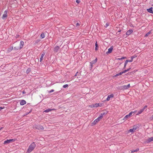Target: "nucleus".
<instances>
[{"instance_id": "55", "label": "nucleus", "mask_w": 153, "mask_h": 153, "mask_svg": "<svg viewBox=\"0 0 153 153\" xmlns=\"http://www.w3.org/2000/svg\"><path fill=\"white\" fill-rule=\"evenodd\" d=\"M126 65H124V68H123L124 69H125V68L126 67Z\"/></svg>"}, {"instance_id": "47", "label": "nucleus", "mask_w": 153, "mask_h": 153, "mask_svg": "<svg viewBox=\"0 0 153 153\" xmlns=\"http://www.w3.org/2000/svg\"><path fill=\"white\" fill-rule=\"evenodd\" d=\"M19 36V35H16V38H18Z\"/></svg>"}, {"instance_id": "50", "label": "nucleus", "mask_w": 153, "mask_h": 153, "mask_svg": "<svg viewBox=\"0 0 153 153\" xmlns=\"http://www.w3.org/2000/svg\"><path fill=\"white\" fill-rule=\"evenodd\" d=\"M93 64H90V68H92V66H93Z\"/></svg>"}, {"instance_id": "51", "label": "nucleus", "mask_w": 153, "mask_h": 153, "mask_svg": "<svg viewBox=\"0 0 153 153\" xmlns=\"http://www.w3.org/2000/svg\"><path fill=\"white\" fill-rule=\"evenodd\" d=\"M78 73V72H77L76 73V74H75V75H74V76H76L77 74Z\"/></svg>"}, {"instance_id": "12", "label": "nucleus", "mask_w": 153, "mask_h": 153, "mask_svg": "<svg viewBox=\"0 0 153 153\" xmlns=\"http://www.w3.org/2000/svg\"><path fill=\"white\" fill-rule=\"evenodd\" d=\"M26 101L24 100H22L20 102V104L21 105H22L26 104Z\"/></svg>"}, {"instance_id": "8", "label": "nucleus", "mask_w": 153, "mask_h": 153, "mask_svg": "<svg viewBox=\"0 0 153 153\" xmlns=\"http://www.w3.org/2000/svg\"><path fill=\"white\" fill-rule=\"evenodd\" d=\"M114 97V94H111V95H109L108 96L107 98L106 99V100L108 101L110 100L111 98H112Z\"/></svg>"}, {"instance_id": "29", "label": "nucleus", "mask_w": 153, "mask_h": 153, "mask_svg": "<svg viewBox=\"0 0 153 153\" xmlns=\"http://www.w3.org/2000/svg\"><path fill=\"white\" fill-rule=\"evenodd\" d=\"M129 131L131 132H133L135 131L134 130V128H132L130 129L129 130Z\"/></svg>"}, {"instance_id": "32", "label": "nucleus", "mask_w": 153, "mask_h": 153, "mask_svg": "<svg viewBox=\"0 0 153 153\" xmlns=\"http://www.w3.org/2000/svg\"><path fill=\"white\" fill-rule=\"evenodd\" d=\"M68 86V84H65L63 85V88H65L67 87Z\"/></svg>"}, {"instance_id": "21", "label": "nucleus", "mask_w": 153, "mask_h": 153, "mask_svg": "<svg viewBox=\"0 0 153 153\" xmlns=\"http://www.w3.org/2000/svg\"><path fill=\"white\" fill-rule=\"evenodd\" d=\"M139 150V148H137V149H136L135 150H133L131 151V152L133 153L134 152H137Z\"/></svg>"}, {"instance_id": "6", "label": "nucleus", "mask_w": 153, "mask_h": 153, "mask_svg": "<svg viewBox=\"0 0 153 153\" xmlns=\"http://www.w3.org/2000/svg\"><path fill=\"white\" fill-rule=\"evenodd\" d=\"M36 129H37L38 130H43L44 129L43 126L41 125H37L36 126Z\"/></svg>"}, {"instance_id": "26", "label": "nucleus", "mask_w": 153, "mask_h": 153, "mask_svg": "<svg viewBox=\"0 0 153 153\" xmlns=\"http://www.w3.org/2000/svg\"><path fill=\"white\" fill-rule=\"evenodd\" d=\"M31 69L30 68H28L27 69L26 71V73L27 74H28L30 71Z\"/></svg>"}, {"instance_id": "42", "label": "nucleus", "mask_w": 153, "mask_h": 153, "mask_svg": "<svg viewBox=\"0 0 153 153\" xmlns=\"http://www.w3.org/2000/svg\"><path fill=\"white\" fill-rule=\"evenodd\" d=\"M79 25H80V24L79 22H77L76 24V26H79Z\"/></svg>"}, {"instance_id": "52", "label": "nucleus", "mask_w": 153, "mask_h": 153, "mask_svg": "<svg viewBox=\"0 0 153 153\" xmlns=\"http://www.w3.org/2000/svg\"><path fill=\"white\" fill-rule=\"evenodd\" d=\"M54 91V90L53 89H52L51 90V91L49 92L51 93V92H53Z\"/></svg>"}, {"instance_id": "1", "label": "nucleus", "mask_w": 153, "mask_h": 153, "mask_svg": "<svg viewBox=\"0 0 153 153\" xmlns=\"http://www.w3.org/2000/svg\"><path fill=\"white\" fill-rule=\"evenodd\" d=\"M36 146V145L34 142L32 143L29 146L27 152L30 153L31 152Z\"/></svg>"}, {"instance_id": "53", "label": "nucleus", "mask_w": 153, "mask_h": 153, "mask_svg": "<svg viewBox=\"0 0 153 153\" xmlns=\"http://www.w3.org/2000/svg\"><path fill=\"white\" fill-rule=\"evenodd\" d=\"M25 93H26V92H25V91H23V92H22V93H23V94H25Z\"/></svg>"}, {"instance_id": "25", "label": "nucleus", "mask_w": 153, "mask_h": 153, "mask_svg": "<svg viewBox=\"0 0 153 153\" xmlns=\"http://www.w3.org/2000/svg\"><path fill=\"white\" fill-rule=\"evenodd\" d=\"M40 36L41 38V39H43L45 37L44 34L43 33H42L40 35Z\"/></svg>"}, {"instance_id": "13", "label": "nucleus", "mask_w": 153, "mask_h": 153, "mask_svg": "<svg viewBox=\"0 0 153 153\" xmlns=\"http://www.w3.org/2000/svg\"><path fill=\"white\" fill-rule=\"evenodd\" d=\"M152 141H153V137L149 138L146 141V143H148Z\"/></svg>"}, {"instance_id": "49", "label": "nucleus", "mask_w": 153, "mask_h": 153, "mask_svg": "<svg viewBox=\"0 0 153 153\" xmlns=\"http://www.w3.org/2000/svg\"><path fill=\"white\" fill-rule=\"evenodd\" d=\"M13 49V47H11L10 48L9 51H11Z\"/></svg>"}, {"instance_id": "15", "label": "nucleus", "mask_w": 153, "mask_h": 153, "mask_svg": "<svg viewBox=\"0 0 153 153\" xmlns=\"http://www.w3.org/2000/svg\"><path fill=\"white\" fill-rule=\"evenodd\" d=\"M139 128V126L138 125H136L134 126H133V128H134V130L135 131V130L137 129H138Z\"/></svg>"}, {"instance_id": "10", "label": "nucleus", "mask_w": 153, "mask_h": 153, "mask_svg": "<svg viewBox=\"0 0 153 153\" xmlns=\"http://www.w3.org/2000/svg\"><path fill=\"white\" fill-rule=\"evenodd\" d=\"M45 54V53L43 52L42 54L40 59V62H42L43 60V57Z\"/></svg>"}, {"instance_id": "39", "label": "nucleus", "mask_w": 153, "mask_h": 153, "mask_svg": "<svg viewBox=\"0 0 153 153\" xmlns=\"http://www.w3.org/2000/svg\"><path fill=\"white\" fill-rule=\"evenodd\" d=\"M128 61H128V60H126L125 62V64L124 65H126L128 62Z\"/></svg>"}, {"instance_id": "18", "label": "nucleus", "mask_w": 153, "mask_h": 153, "mask_svg": "<svg viewBox=\"0 0 153 153\" xmlns=\"http://www.w3.org/2000/svg\"><path fill=\"white\" fill-rule=\"evenodd\" d=\"M54 110V109H51L50 108H48L44 111V112L46 113H47Z\"/></svg>"}, {"instance_id": "46", "label": "nucleus", "mask_w": 153, "mask_h": 153, "mask_svg": "<svg viewBox=\"0 0 153 153\" xmlns=\"http://www.w3.org/2000/svg\"><path fill=\"white\" fill-rule=\"evenodd\" d=\"M131 68H129L127 70H126L127 72L129 71L131 69Z\"/></svg>"}, {"instance_id": "37", "label": "nucleus", "mask_w": 153, "mask_h": 153, "mask_svg": "<svg viewBox=\"0 0 153 153\" xmlns=\"http://www.w3.org/2000/svg\"><path fill=\"white\" fill-rule=\"evenodd\" d=\"M109 26V23H106L105 24V27H108Z\"/></svg>"}, {"instance_id": "40", "label": "nucleus", "mask_w": 153, "mask_h": 153, "mask_svg": "<svg viewBox=\"0 0 153 153\" xmlns=\"http://www.w3.org/2000/svg\"><path fill=\"white\" fill-rule=\"evenodd\" d=\"M147 107V105H145L144 107L142 108V109H143V111H144V110H145V108H146Z\"/></svg>"}, {"instance_id": "41", "label": "nucleus", "mask_w": 153, "mask_h": 153, "mask_svg": "<svg viewBox=\"0 0 153 153\" xmlns=\"http://www.w3.org/2000/svg\"><path fill=\"white\" fill-rule=\"evenodd\" d=\"M127 87L128 88V89L130 87V84H129L127 85Z\"/></svg>"}, {"instance_id": "36", "label": "nucleus", "mask_w": 153, "mask_h": 153, "mask_svg": "<svg viewBox=\"0 0 153 153\" xmlns=\"http://www.w3.org/2000/svg\"><path fill=\"white\" fill-rule=\"evenodd\" d=\"M127 72L126 70L123 71L121 72L122 74H123L124 73L126 72Z\"/></svg>"}, {"instance_id": "31", "label": "nucleus", "mask_w": 153, "mask_h": 153, "mask_svg": "<svg viewBox=\"0 0 153 153\" xmlns=\"http://www.w3.org/2000/svg\"><path fill=\"white\" fill-rule=\"evenodd\" d=\"M94 107H97L99 106V103H95L94 104Z\"/></svg>"}, {"instance_id": "14", "label": "nucleus", "mask_w": 153, "mask_h": 153, "mask_svg": "<svg viewBox=\"0 0 153 153\" xmlns=\"http://www.w3.org/2000/svg\"><path fill=\"white\" fill-rule=\"evenodd\" d=\"M153 8L152 7H150L149 9H147V11L150 13H153Z\"/></svg>"}, {"instance_id": "58", "label": "nucleus", "mask_w": 153, "mask_h": 153, "mask_svg": "<svg viewBox=\"0 0 153 153\" xmlns=\"http://www.w3.org/2000/svg\"><path fill=\"white\" fill-rule=\"evenodd\" d=\"M136 72V71H134V72Z\"/></svg>"}, {"instance_id": "19", "label": "nucleus", "mask_w": 153, "mask_h": 153, "mask_svg": "<svg viewBox=\"0 0 153 153\" xmlns=\"http://www.w3.org/2000/svg\"><path fill=\"white\" fill-rule=\"evenodd\" d=\"M144 111L142 109L138 111V113L136 114L137 115H138L141 114Z\"/></svg>"}, {"instance_id": "44", "label": "nucleus", "mask_w": 153, "mask_h": 153, "mask_svg": "<svg viewBox=\"0 0 153 153\" xmlns=\"http://www.w3.org/2000/svg\"><path fill=\"white\" fill-rule=\"evenodd\" d=\"M128 60V61H128V62H132V60L131 59V60L127 59V60Z\"/></svg>"}, {"instance_id": "4", "label": "nucleus", "mask_w": 153, "mask_h": 153, "mask_svg": "<svg viewBox=\"0 0 153 153\" xmlns=\"http://www.w3.org/2000/svg\"><path fill=\"white\" fill-rule=\"evenodd\" d=\"M100 120L98 117L97 119L95 120L92 123V126H93L97 123Z\"/></svg>"}, {"instance_id": "33", "label": "nucleus", "mask_w": 153, "mask_h": 153, "mask_svg": "<svg viewBox=\"0 0 153 153\" xmlns=\"http://www.w3.org/2000/svg\"><path fill=\"white\" fill-rule=\"evenodd\" d=\"M94 104H91V105H89V107H91V108H93V107H94Z\"/></svg>"}, {"instance_id": "48", "label": "nucleus", "mask_w": 153, "mask_h": 153, "mask_svg": "<svg viewBox=\"0 0 153 153\" xmlns=\"http://www.w3.org/2000/svg\"><path fill=\"white\" fill-rule=\"evenodd\" d=\"M99 106L100 107H101L102 106V103H99Z\"/></svg>"}, {"instance_id": "17", "label": "nucleus", "mask_w": 153, "mask_h": 153, "mask_svg": "<svg viewBox=\"0 0 153 153\" xmlns=\"http://www.w3.org/2000/svg\"><path fill=\"white\" fill-rule=\"evenodd\" d=\"M97 58H96L95 60L90 62V64H94L95 63L97 62Z\"/></svg>"}, {"instance_id": "43", "label": "nucleus", "mask_w": 153, "mask_h": 153, "mask_svg": "<svg viewBox=\"0 0 153 153\" xmlns=\"http://www.w3.org/2000/svg\"><path fill=\"white\" fill-rule=\"evenodd\" d=\"M7 10H5L4 12V14H7Z\"/></svg>"}, {"instance_id": "3", "label": "nucleus", "mask_w": 153, "mask_h": 153, "mask_svg": "<svg viewBox=\"0 0 153 153\" xmlns=\"http://www.w3.org/2000/svg\"><path fill=\"white\" fill-rule=\"evenodd\" d=\"M15 140V139L7 140L4 141V144H8L10 143L11 142H14Z\"/></svg>"}, {"instance_id": "30", "label": "nucleus", "mask_w": 153, "mask_h": 153, "mask_svg": "<svg viewBox=\"0 0 153 153\" xmlns=\"http://www.w3.org/2000/svg\"><path fill=\"white\" fill-rule=\"evenodd\" d=\"M122 87L123 88V90L128 89V88L127 87L126 85H124L122 86Z\"/></svg>"}, {"instance_id": "7", "label": "nucleus", "mask_w": 153, "mask_h": 153, "mask_svg": "<svg viewBox=\"0 0 153 153\" xmlns=\"http://www.w3.org/2000/svg\"><path fill=\"white\" fill-rule=\"evenodd\" d=\"M59 49V46H56L54 47L53 49V51L55 53H57Z\"/></svg>"}, {"instance_id": "20", "label": "nucleus", "mask_w": 153, "mask_h": 153, "mask_svg": "<svg viewBox=\"0 0 153 153\" xmlns=\"http://www.w3.org/2000/svg\"><path fill=\"white\" fill-rule=\"evenodd\" d=\"M24 45V42L23 41H21L20 42V45L19 46L20 47H22V48L23 47V46Z\"/></svg>"}, {"instance_id": "2", "label": "nucleus", "mask_w": 153, "mask_h": 153, "mask_svg": "<svg viewBox=\"0 0 153 153\" xmlns=\"http://www.w3.org/2000/svg\"><path fill=\"white\" fill-rule=\"evenodd\" d=\"M135 111H131L130 112L129 114L128 115H126L123 118V120H126L128 118L130 117L132 115V114H134Z\"/></svg>"}, {"instance_id": "35", "label": "nucleus", "mask_w": 153, "mask_h": 153, "mask_svg": "<svg viewBox=\"0 0 153 153\" xmlns=\"http://www.w3.org/2000/svg\"><path fill=\"white\" fill-rule=\"evenodd\" d=\"M119 89H120V90H123V88L122 87V86L119 87Z\"/></svg>"}, {"instance_id": "24", "label": "nucleus", "mask_w": 153, "mask_h": 153, "mask_svg": "<svg viewBox=\"0 0 153 153\" xmlns=\"http://www.w3.org/2000/svg\"><path fill=\"white\" fill-rule=\"evenodd\" d=\"M95 50H98V45L97 44V42H96L95 44Z\"/></svg>"}, {"instance_id": "54", "label": "nucleus", "mask_w": 153, "mask_h": 153, "mask_svg": "<svg viewBox=\"0 0 153 153\" xmlns=\"http://www.w3.org/2000/svg\"><path fill=\"white\" fill-rule=\"evenodd\" d=\"M121 30H119L118 31V32H117V33H118V32L120 33V32H121Z\"/></svg>"}, {"instance_id": "5", "label": "nucleus", "mask_w": 153, "mask_h": 153, "mask_svg": "<svg viewBox=\"0 0 153 153\" xmlns=\"http://www.w3.org/2000/svg\"><path fill=\"white\" fill-rule=\"evenodd\" d=\"M113 48V46L111 47L110 48L108 49V51L106 53L107 54L110 53L112 52V51Z\"/></svg>"}, {"instance_id": "45", "label": "nucleus", "mask_w": 153, "mask_h": 153, "mask_svg": "<svg viewBox=\"0 0 153 153\" xmlns=\"http://www.w3.org/2000/svg\"><path fill=\"white\" fill-rule=\"evenodd\" d=\"M76 2L77 3H79L80 2V1L79 0H76Z\"/></svg>"}, {"instance_id": "9", "label": "nucleus", "mask_w": 153, "mask_h": 153, "mask_svg": "<svg viewBox=\"0 0 153 153\" xmlns=\"http://www.w3.org/2000/svg\"><path fill=\"white\" fill-rule=\"evenodd\" d=\"M133 32V30L131 29L128 30L126 33V34L127 35H129L131 34Z\"/></svg>"}, {"instance_id": "11", "label": "nucleus", "mask_w": 153, "mask_h": 153, "mask_svg": "<svg viewBox=\"0 0 153 153\" xmlns=\"http://www.w3.org/2000/svg\"><path fill=\"white\" fill-rule=\"evenodd\" d=\"M22 48V47H20L19 46H18L16 47H14V49L15 50H21Z\"/></svg>"}, {"instance_id": "59", "label": "nucleus", "mask_w": 153, "mask_h": 153, "mask_svg": "<svg viewBox=\"0 0 153 153\" xmlns=\"http://www.w3.org/2000/svg\"><path fill=\"white\" fill-rule=\"evenodd\" d=\"M152 118H153V115H152Z\"/></svg>"}, {"instance_id": "16", "label": "nucleus", "mask_w": 153, "mask_h": 153, "mask_svg": "<svg viewBox=\"0 0 153 153\" xmlns=\"http://www.w3.org/2000/svg\"><path fill=\"white\" fill-rule=\"evenodd\" d=\"M108 111H105L103 113H101L100 114L103 117L104 115H106Z\"/></svg>"}, {"instance_id": "27", "label": "nucleus", "mask_w": 153, "mask_h": 153, "mask_svg": "<svg viewBox=\"0 0 153 153\" xmlns=\"http://www.w3.org/2000/svg\"><path fill=\"white\" fill-rule=\"evenodd\" d=\"M137 56L136 55H134L132 56H131V59L133 61V59L134 58L136 57Z\"/></svg>"}, {"instance_id": "28", "label": "nucleus", "mask_w": 153, "mask_h": 153, "mask_svg": "<svg viewBox=\"0 0 153 153\" xmlns=\"http://www.w3.org/2000/svg\"><path fill=\"white\" fill-rule=\"evenodd\" d=\"M151 33V31H150L147 33L145 35V37L148 36Z\"/></svg>"}, {"instance_id": "22", "label": "nucleus", "mask_w": 153, "mask_h": 153, "mask_svg": "<svg viewBox=\"0 0 153 153\" xmlns=\"http://www.w3.org/2000/svg\"><path fill=\"white\" fill-rule=\"evenodd\" d=\"M122 74V73H121V72H120L119 73L117 74H116L113 77H117L121 75Z\"/></svg>"}, {"instance_id": "38", "label": "nucleus", "mask_w": 153, "mask_h": 153, "mask_svg": "<svg viewBox=\"0 0 153 153\" xmlns=\"http://www.w3.org/2000/svg\"><path fill=\"white\" fill-rule=\"evenodd\" d=\"M125 58H126V57H123L121 58H118L117 59L119 60H121Z\"/></svg>"}, {"instance_id": "57", "label": "nucleus", "mask_w": 153, "mask_h": 153, "mask_svg": "<svg viewBox=\"0 0 153 153\" xmlns=\"http://www.w3.org/2000/svg\"><path fill=\"white\" fill-rule=\"evenodd\" d=\"M3 127H2L0 128V131L2 128H3Z\"/></svg>"}, {"instance_id": "56", "label": "nucleus", "mask_w": 153, "mask_h": 153, "mask_svg": "<svg viewBox=\"0 0 153 153\" xmlns=\"http://www.w3.org/2000/svg\"><path fill=\"white\" fill-rule=\"evenodd\" d=\"M3 109V108L1 107H0V111L1 110V109Z\"/></svg>"}, {"instance_id": "23", "label": "nucleus", "mask_w": 153, "mask_h": 153, "mask_svg": "<svg viewBox=\"0 0 153 153\" xmlns=\"http://www.w3.org/2000/svg\"><path fill=\"white\" fill-rule=\"evenodd\" d=\"M7 14H4L2 16V19H4V18H6L7 17Z\"/></svg>"}, {"instance_id": "34", "label": "nucleus", "mask_w": 153, "mask_h": 153, "mask_svg": "<svg viewBox=\"0 0 153 153\" xmlns=\"http://www.w3.org/2000/svg\"><path fill=\"white\" fill-rule=\"evenodd\" d=\"M103 116L101 115H100V116L98 118L100 120L102 118Z\"/></svg>"}]
</instances>
